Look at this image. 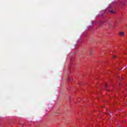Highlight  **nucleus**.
Wrapping results in <instances>:
<instances>
[{
	"label": "nucleus",
	"mask_w": 127,
	"mask_h": 127,
	"mask_svg": "<svg viewBox=\"0 0 127 127\" xmlns=\"http://www.w3.org/2000/svg\"><path fill=\"white\" fill-rule=\"evenodd\" d=\"M110 8H112V7H108V8L107 9V10H108V11L110 12V13H115V11L111 10Z\"/></svg>",
	"instance_id": "obj_1"
},
{
	"label": "nucleus",
	"mask_w": 127,
	"mask_h": 127,
	"mask_svg": "<svg viewBox=\"0 0 127 127\" xmlns=\"http://www.w3.org/2000/svg\"><path fill=\"white\" fill-rule=\"evenodd\" d=\"M120 36H124V35H125V33H124L123 32H121L120 33Z\"/></svg>",
	"instance_id": "obj_2"
},
{
	"label": "nucleus",
	"mask_w": 127,
	"mask_h": 127,
	"mask_svg": "<svg viewBox=\"0 0 127 127\" xmlns=\"http://www.w3.org/2000/svg\"><path fill=\"white\" fill-rule=\"evenodd\" d=\"M100 25H103V24H104V22H101L100 23Z\"/></svg>",
	"instance_id": "obj_3"
},
{
	"label": "nucleus",
	"mask_w": 127,
	"mask_h": 127,
	"mask_svg": "<svg viewBox=\"0 0 127 127\" xmlns=\"http://www.w3.org/2000/svg\"><path fill=\"white\" fill-rule=\"evenodd\" d=\"M68 80H69V81H72L73 80V79H71V78H69Z\"/></svg>",
	"instance_id": "obj_4"
},
{
	"label": "nucleus",
	"mask_w": 127,
	"mask_h": 127,
	"mask_svg": "<svg viewBox=\"0 0 127 127\" xmlns=\"http://www.w3.org/2000/svg\"><path fill=\"white\" fill-rule=\"evenodd\" d=\"M105 88H108V86H107V84H105Z\"/></svg>",
	"instance_id": "obj_5"
},
{
	"label": "nucleus",
	"mask_w": 127,
	"mask_h": 127,
	"mask_svg": "<svg viewBox=\"0 0 127 127\" xmlns=\"http://www.w3.org/2000/svg\"><path fill=\"white\" fill-rule=\"evenodd\" d=\"M113 58H117V56H114L113 57Z\"/></svg>",
	"instance_id": "obj_6"
},
{
	"label": "nucleus",
	"mask_w": 127,
	"mask_h": 127,
	"mask_svg": "<svg viewBox=\"0 0 127 127\" xmlns=\"http://www.w3.org/2000/svg\"><path fill=\"white\" fill-rule=\"evenodd\" d=\"M21 127H23V124H21Z\"/></svg>",
	"instance_id": "obj_7"
},
{
	"label": "nucleus",
	"mask_w": 127,
	"mask_h": 127,
	"mask_svg": "<svg viewBox=\"0 0 127 127\" xmlns=\"http://www.w3.org/2000/svg\"><path fill=\"white\" fill-rule=\"evenodd\" d=\"M95 22H92V24H94Z\"/></svg>",
	"instance_id": "obj_8"
},
{
	"label": "nucleus",
	"mask_w": 127,
	"mask_h": 127,
	"mask_svg": "<svg viewBox=\"0 0 127 127\" xmlns=\"http://www.w3.org/2000/svg\"><path fill=\"white\" fill-rule=\"evenodd\" d=\"M117 21H116V22H115V24H116V23H117Z\"/></svg>",
	"instance_id": "obj_9"
},
{
	"label": "nucleus",
	"mask_w": 127,
	"mask_h": 127,
	"mask_svg": "<svg viewBox=\"0 0 127 127\" xmlns=\"http://www.w3.org/2000/svg\"><path fill=\"white\" fill-rule=\"evenodd\" d=\"M90 54H92V52H90Z\"/></svg>",
	"instance_id": "obj_10"
}]
</instances>
